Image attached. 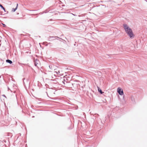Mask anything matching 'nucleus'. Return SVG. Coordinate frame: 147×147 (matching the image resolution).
<instances>
[{
	"mask_svg": "<svg viewBox=\"0 0 147 147\" xmlns=\"http://www.w3.org/2000/svg\"><path fill=\"white\" fill-rule=\"evenodd\" d=\"M25 80V78H24L23 79V82H24V85L25 86L26 85V83H25V81H24V80Z\"/></svg>",
	"mask_w": 147,
	"mask_h": 147,
	"instance_id": "10",
	"label": "nucleus"
},
{
	"mask_svg": "<svg viewBox=\"0 0 147 147\" xmlns=\"http://www.w3.org/2000/svg\"><path fill=\"white\" fill-rule=\"evenodd\" d=\"M26 83L27 84H29V80H27H27H26Z\"/></svg>",
	"mask_w": 147,
	"mask_h": 147,
	"instance_id": "11",
	"label": "nucleus"
},
{
	"mask_svg": "<svg viewBox=\"0 0 147 147\" xmlns=\"http://www.w3.org/2000/svg\"><path fill=\"white\" fill-rule=\"evenodd\" d=\"M2 96H3L5 97V95H3Z\"/></svg>",
	"mask_w": 147,
	"mask_h": 147,
	"instance_id": "12",
	"label": "nucleus"
},
{
	"mask_svg": "<svg viewBox=\"0 0 147 147\" xmlns=\"http://www.w3.org/2000/svg\"><path fill=\"white\" fill-rule=\"evenodd\" d=\"M35 65V66H36V65Z\"/></svg>",
	"mask_w": 147,
	"mask_h": 147,
	"instance_id": "14",
	"label": "nucleus"
},
{
	"mask_svg": "<svg viewBox=\"0 0 147 147\" xmlns=\"http://www.w3.org/2000/svg\"><path fill=\"white\" fill-rule=\"evenodd\" d=\"M52 65H49V67L50 69H53Z\"/></svg>",
	"mask_w": 147,
	"mask_h": 147,
	"instance_id": "9",
	"label": "nucleus"
},
{
	"mask_svg": "<svg viewBox=\"0 0 147 147\" xmlns=\"http://www.w3.org/2000/svg\"><path fill=\"white\" fill-rule=\"evenodd\" d=\"M55 73L58 76H59L61 75V74L60 71L59 70H58L57 69H54Z\"/></svg>",
	"mask_w": 147,
	"mask_h": 147,
	"instance_id": "3",
	"label": "nucleus"
},
{
	"mask_svg": "<svg viewBox=\"0 0 147 147\" xmlns=\"http://www.w3.org/2000/svg\"><path fill=\"white\" fill-rule=\"evenodd\" d=\"M6 62H7V63H9L11 64L12 63V62L11 61V60H6Z\"/></svg>",
	"mask_w": 147,
	"mask_h": 147,
	"instance_id": "5",
	"label": "nucleus"
},
{
	"mask_svg": "<svg viewBox=\"0 0 147 147\" xmlns=\"http://www.w3.org/2000/svg\"><path fill=\"white\" fill-rule=\"evenodd\" d=\"M123 99H124V96H123Z\"/></svg>",
	"mask_w": 147,
	"mask_h": 147,
	"instance_id": "13",
	"label": "nucleus"
},
{
	"mask_svg": "<svg viewBox=\"0 0 147 147\" xmlns=\"http://www.w3.org/2000/svg\"><path fill=\"white\" fill-rule=\"evenodd\" d=\"M117 92L119 94L122 95L123 94V92L122 89L120 88H118L117 89Z\"/></svg>",
	"mask_w": 147,
	"mask_h": 147,
	"instance_id": "2",
	"label": "nucleus"
},
{
	"mask_svg": "<svg viewBox=\"0 0 147 147\" xmlns=\"http://www.w3.org/2000/svg\"><path fill=\"white\" fill-rule=\"evenodd\" d=\"M18 6V4H16V7L15 8H13L12 9V11L13 12H15L16 10L17 9Z\"/></svg>",
	"mask_w": 147,
	"mask_h": 147,
	"instance_id": "4",
	"label": "nucleus"
},
{
	"mask_svg": "<svg viewBox=\"0 0 147 147\" xmlns=\"http://www.w3.org/2000/svg\"><path fill=\"white\" fill-rule=\"evenodd\" d=\"M131 100L133 102H135V99L134 98V97L133 96H131Z\"/></svg>",
	"mask_w": 147,
	"mask_h": 147,
	"instance_id": "7",
	"label": "nucleus"
},
{
	"mask_svg": "<svg viewBox=\"0 0 147 147\" xmlns=\"http://www.w3.org/2000/svg\"><path fill=\"white\" fill-rule=\"evenodd\" d=\"M123 26L125 32L131 38L134 36L133 32L131 29L127 25L124 24L123 25Z\"/></svg>",
	"mask_w": 147,
	"mask_h": 147,
	"instance_id": "1",
	"label": "nucleus"
},
{
	"mask_svg": "<svg viewBox=\"0 0 147 147\" xmlns=\"http://www.w3.org/2000/svg\"><path fill=\"white\" fill-rule=\"evenodd\" d=\"M98 90L101 94H102L103 93V92L99 88L98 89Z\"/></svg>",
	"mask_w": 147,
	"mask_h": 147,
	"instance_id": "6",
	"label": "nucleus"
},
{
	"mask_svg": "<svg viewBox=\"0 0 147 147\" xmlns=\"http://www.w3.org/2000/svg\"><path fill=\"white\" fill-rule=\"evenodd\" d=\"M0 7L4 10L5 11V8L3 7L2 5L1 4H0Z\"/></svg>",
	"mask_w": 147,
	"mask_h": 147,
	"instance_id": "8",
	"label": "nucleus"
}]
</instances>
